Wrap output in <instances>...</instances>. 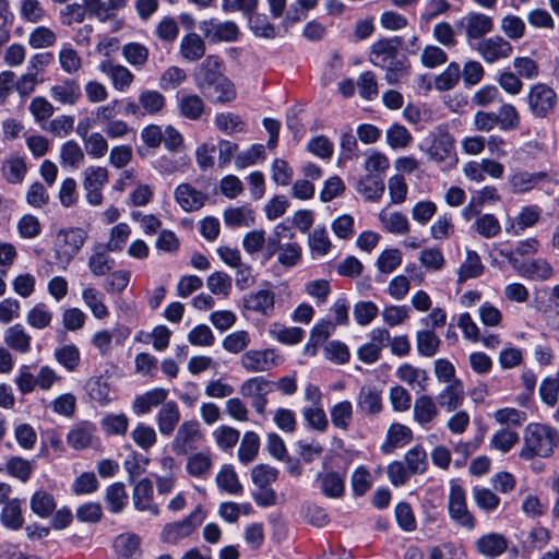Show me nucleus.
Returning <instances> with one entry per match:
<instances>
[{
	"instance_id": "40",
	"label": "nucleus",
	"mask_w": 559,
	"mask_h": 559,
	"mask_svg": "<svg viewBox=\"0 0 559 559\" xmlns=\"http://www.w3.org/2000/svg\"><path fill=\"white\" fill-rule=\"evenodd\" d=\"M82 299L96 319L104 320L109 316L105 305V295L95 287H86L82 290Z\"/></svg>"
},
{
	"instance_id": "5",
	"label": "nucleus",
	"mask_w": 559,
	"mask_h": 559,
	"mask_svg": "<svg viewBox=\"0 0 559 559\" xmlns=\"http://www.w3.org/2000/svg\"><path fill=\"white\" fill-rule=\"evenodd\" d=\"M427 153L430 159L443 164L442 169L453 168L457 163L454 139L447 131H439L433 135Z\"/></svg>"
},
{
	"instance_id": "54",
	"label": "nucleus",
	"mask_w": 559,
	"mask_h": 559,
	"mask_svg": "<svg viewBox=\"0 0 559 559\" xmlns=\"http://www.w3.org/2000/svg\"><path fill=\"white\" fill-rule=\"evenodd\" d=\"M260 448V438L253 431H247L240 442L238 449V459L242 464L253 462L258 455Z\"/></svg>"
},
{
	"instance_id": "62",
	"label": "nucleus",
	"mask_w": 559,
	"mask_h": 559,
	"mask_svg": "<svg viewBox=\"0 0 559 559\" xmlns=\"http://www.w3.org/2000/svg\"><path fill=\"white\" fill-rule=\"evenodd\" d=\"M240 432L230 426H219L213 431L216 445L222 451L231 450L239 441Z\"/></svg>"
},
{
	"instance_id": "48",
	"label": "nucleus",
	"mask_w": 559,
	"mask_h": 559,
	"mask_svg": "<svg viewBox=\"0 0 559 559\" xmlns=\"http://www.w3.org/2000/svg\"><path fill=\"white\" fill-rule=\"evenodd\" d=\"M55 359L69 372L78 369L81 361V354L74 344H66L55 349Z\"/></svg>"
},
{
	"instance_id": "60",
	"label": "nucleus",
	"mask_w": 559,
	"mask_h": 559,
	"mask_svg": "<svg viewBox=\"0 0 559 559\" xmlns=\"http://www.w3.org/2000/svg\"><path fill=\"white\" fill-rule=\"evenodd\" d=\"M31 509L40 518L49 516L56 509L52 495L45 490L36 491L31 498Z\"/></svg>"
},
{
	"instance_id": "46",
	"label": "nucleus",
	"mask_w": 559,
	"mask_h": 559,
	"mask_svg": "<svg viewBox=\"0 0 559 559\" xmlns=\"http://www.w3.org/2000/svg\"><path fill=\"white\" fill-rule=\"evenodd\" d=\"M379 219L383 228L391 234L405 235L411 229L407 217L400 212L381 211Z\"/></svg>"
},
{
	"instance_id": "6",
	"label": "nucleus",
	"mask_w": 559,
	"mask_h": 559,
	"mask_svg": "<svg viewBox=\"0 0 559 559\" xmlns=\"http://www.w3.org/2000/svg\"><path fill=\"white\" fill-rule=\"evenodd\" d=\"M450 518L459 525L473 530L476 525L474 515L467 508L466 493L459 484H452L448 501Z\"/></svg>"
},
{
	"instance_id": "7",
	"label": "nucleus",
	"mask_w": 559,
	"mask_h": 559,
	"mask_svg": "<svg viewBox=\"0 0 559 559\" xmlns=\"http://www.w3.org/2000/svg\"><path fill=\"white\" fill-rule=\"evenodd\" d=\"M281 357L274 349H251L242 354L241 367L248 372H264L276 367Z\"/></svg>"
},
{
	"instance_id": "45",
	"label": "nucleus",
	"mask_w": 559,
	"mask_h": 559,
	"mask_svg": "<svg viewBox=\"0 0 559 559\" xmlns=\"http://www.w3.org/2000/svg\"><path fill=\"white\" fill-rule=\"evenodd\" d=\"M121 53L124 60L135 68H143L150 57L148 48L138 41H130L122 46Z\"/></svg>"
},
{
	"instance_id": "22",
	"label": "nucleus",
	"mask_w": 559,
	"mask_h": 559,
	"mask_svg": "<svg viewBox=\"0 0 559 559\" xmlns=\"http://www.w3.org/2000/svg\"><path fill=\"white\" fill-rule=\"evenodd\" d=\"M475 548L481 556L498 557L508 548V540L500 533H488L476 539Z\"/></svg>"
},
{
	"instance_id": "38",
	"label": "nucleus",
	"mask_w": 559,
	"mask_h": 559,
	"mask_svg": "<svg viewBox=\"0 0 559 559\" xmlns=\"http://www.w3.org/2000/svg\"><path fill=\"white\" fill-rule=\"evenodd\" d=\"M35 466V461L14 455L7 460L5 472L9 476L26 483L32 477Z\"/></svg>"
},
{
	"instance_id": "9",
	"label": "nucleus",
	"mask_w": 559,
	"mask_h": 559,
	"mask_svg": "<svg viewBox=\"0 0 559 559\" xmlns=\"http://www.w3.org/2000/svg\"><path fill=\"white\" fill-rule=\"evenodd\" d=\"M467 41L485 37L493 29V19L480 12H468L460 21Z\"/></svg>"
},
{
	"instance_id": "55",
	"label": "nucleus",
	"mask_w": 559,
	"mask_h": 559,
	"mask_svg": "<svg viewBox=\"0 0 559 559\" xmlns=\"http://www.w3.org/2000/svg\"><path fill=\"white\" fill-rule=\"evenodd\" d=\"M100 427L108 436H124L128 431L129 419L126 414H106L100 419Z\"/></svg>"
},
{
	"instance_id": "57",
	"label": "nucleus",
	"mask_w": 559,
	"mask_h": 559,
	"mask_svg": "<svg viewBox=\"0 0 559 559\" xmlns=\"http://www.w3.org/2000/svg\"><path fill=\"white\" fill-rule=\"evenodd\" d=\"M473 227L478 235L486 239L495 238L501 231L499 219L489 213L479 215L475 219Z\"/></svg>"
},
{
	"instance_id": "4",
	"label": "nucleus",
	"mask_w": 559,
	"mask_h": 559,
	"mask_svg": "<svg viewBox=\"0 0 559 559\" xmlns=\"http://www.w3.org/2000/svg\"><path fill=\"white\" fill-rule=\"evenodd\" d=\"M527 104L534 117L546 118L557 105V93L545 83L534 84L527 94Z\"/></svg>"
},
{
	"instance_id": "10",
	"label": "nucleus",
	"mask_w": 559,
	"mask_h": 559,
	"mask_svg": "<svg viewBox=\"0 0 559 559\" xmlns=\"http://www.w3.org/2000/svg\"><path fill=\"white\" fill-rule=\"evenodd\" d=\"M96 425L88 420L74 423L67 433V443L70 448L81 451L94 444L97 440Z\"/></svg>"
},
{
	"instance_id": "12",
	"label": "nucleus",
	"mask_w": 559,
	"mask_h": 559,
	"mask_svg": "<svg viewBox=\"0 0 559 559\" xmlns=\"http://www.w3.org/2000/svg\"><path fill=\"white\" fill-rule=\"evenodd\" d=\"M399 47L400 40L396 38L376 41L371 47L370 62L376 67L383 68L400 61Z\"/></svg>"
},
{
	"instance_id": "41",
	"label": "nucleus",
	"mask_w": 559,
	"mask_h": 559,
	"mask_svg": "<svg viewBox=\"0 0 559 559\" xmlns=\"http://www.w3.org/2000/svg\"><path fill=\"white\" fill-rule=\"evenodd\" d=\"M308 246L313 258L324 257L331 251L332 241L324 226H318L309 234Z\"/></svg>"
},
{
	"instance_id": "53",
	"label": "nucleus",
	"mask_w": 559,
	"mask_h": 559,
	"mask_svg": "<svg viewBox=\"0 0 559 559\" xmlns=\"http://www.w3.org/2000/svg\"><path fill=\"white\" fill-rule=\"evenodd\" d=\"M52 318L53 313L49 307L44 302H39L28 310L26 322L36 330H44L50 326Z\"/></svg>"
},
{
	"instance_id": "19",
	"label": "nucleus",
	"mask_w": 559,
	"mask_h": 559,
	"mask_svg": "<svg viewBox=\"0 0 559 559\" xmlns=\"http://www.w3.org/2000/svg\"><path fill=\"white\" fill-rule=\"evenodd\" d=\"M51 98L62 105L73 106L81 96V86L74 79H64L50 88Z\"/></svg>"
},
{
	"instance_id": "11",
	"label": "nucleus",
	"mask_w": 559,
	"mask_h": 559,
	"mask_svg": "<svg viewBox=\"0 0 559 559\" xmlns=\"http://www.w3.org/2000/svg\"><path fill=\"white\" fill-rule=\"evenodd\" d=\"M476 50L487 63L509 58L513 48L509 40L501 36H492L478 43Z\"/></svg>"
},
{
	"instance_id": "64",
	"label": "nucleus",
	"mask_w": 559,
	"mask_h": 559,
	"mask_svg": "<svg viewBox=\"0 0 559 559\" xmlns=\"http://www.w3.org/2000/svg\"><path fill=\"white\" fill-rule=\"evenodd\" d=\"M496 116L501 130H515L520 126V114L511 104H502L496 112Z\"/></svg>"
},
{
	"instance_id": "58",
	"label": "nucleus",
	"mask_w": 559,
	"mask_h": 559,
	"mask_svg": "<svg viewBox=\"0 0 559 559\" xmlns=\"http://www.w3.org/2000/svg\"><path fill=\"white\" fill-rule=\"evenodd\" d=\"M58 61L61 69L67 74L78 73L83 67V60L79 52L70 45H64L58 55Z\"/></svg>"
},
{
	"instance_id": "18",
	"label": "nucleus",
	"mask_w": 559,
	"mask_h": 559,
	"mask_svg": "<svg viewBox=\"0 0 559 559\" xmlns=\"http://www.w3.org/2000/svg\"><path fill=\"white\" fill-rule=\"evenodd\" d=\"M200 29L206 37L214 40L235 41L239 35V28L234 22H216L215 20L203 21Z\"/></svg>"
},
{
	"instance_id": "28",
	"label": "nucleus",
	"mask_w": 559,
	"mask_h": 559,
	"mask_svg": "<svg viewBox=\"0 0 559 559\" xmlns=\"http://www.w3.org/2000/svg\"><path fill=\"white\" fill-rule=\"evenodd\" d=\"M168 396V391L163 388H155L134 399L132 408L136 415H144L151 412L152 407L164 404Z\"/></svg>"
},
{
	"instance_id": "30",
	"label": "nucleus",
	"mask_w": 559,
	"mask_h": 559,
	"mask_svg": "<svg viewBox=\"0 0 559 559\" xmlns=\"http://www.w3.org/2000/svg\"><path fill=\"white\" fill-rule=\"evenodd\" d=\"M108 252L110 251L103 245H97L93 248V252L87 261V266L93 275L104 276L111 272L115 266V260L108 255Z\"/></svg>"
},
{
	"instance_id": "16",
	"label": "nucleus",
	"mask_w": 559,
	"mask_h": 559,
	"mask_svg": "<svg viewBox=\"0 0 559 559\" xmlns=\"http://www.w3.org/2000/svg\"><path fill=\"white\" fill-rule=\"evenodd\" d=\"M176 202L186 212H194L202 209L207 197L202 191L197 190L190 183H180L174 192Z\"/></svg>"
},
{
	"instance_id": "32",
	"label": "nucleus",
	"mask_w": 559,
	"mask_h": 559,
	"mask_svg": "<svg viewBox=\"0 0 559 559\" xmlns=\"http://www.w3.org/2000/svg\"><path fill=\"white\" fill-rule=\"evenodd\" d=\"M226 226L230 228L250 227L254 224V212L247 205L230 206L223 213Z\"/></svg>"
},
{
	"instance_id": "24",
	"label": "nucleus",
	"mask_w": 559,
	"mask_h": 559,
	"mask_svg": "<svg viewBox=\"0 0 559 559\" xmlns=\"http://www.w3.org/2000/svg\"><path fill=\"white\" fill-rule=\"evenodd\" d=\"M3 341L9 348L19 354H26L32 348V336L20 323L12 325L4 331Z\"/></svg>"
},
{
	"instance_id": "23",
	"label": "nucleus",
	"mask_w": 559,
	"mask_h": 559,
	"mask_svg": "<svg viewBox=\"0 0 559 559\" xmlns=\"http://www.w3.org/2000/svg\"><path fill=\"white\" fill-rule=\"evenodd\" d=\"M223 60L216 55H209L194 73L197 87L204 86L209 82H213L218 76H223Z\"/></svg>"
},
{
	"instance_id": "17",
	"label": "nucleus",
	"mask_w": 559,
	"mask_h": 559,
	"mask_svg": "<svg viewBox=\"0 0 559 559\" xmlns=\"http://www.w3.org/2000/svg\"><path fill=\"white\" fill-rule=\"evenodd\" d=\"M275 305V294L269 289L252 292L243 297V307L264 317L272 316Z\"/></svg>"
},
{
	"instance_id": "34",
	"label": "nucleus",
	"mask_w": 559,
	"mask_h": 559,
	"mask_svg": "<svg viewBox=\"0 0 559 559\" xmlns=\"http://www.w3.org/2000/svg\"><path fill=\"white\" fill-rule=\"evenodd\" d=\"M413 414L419 425L426 426L437 418L439 409L430 395L423 394L415 400Z\"/></svg>"
},
{
	"instance_id": "14",
	"label": "nucleus",
	"mask_w": 559,
	"mask_h": 559,
	"mask_svg": "<svg viewBox=\"0 0 559 559\" xmlns=\"http://www.w3.org/2000/svg\"><path fill=\"white\" fill-rule=\"evenodd\" d=\"M99 71L107 75L112 87L118 92H126L134 81V74L124 66L104 60L99 63Z\"/></svg>"
},
{
	"instance_id": "52",
	"label": "nucleus",
	"mask_w": 559,
	"mask_h": 559,
	"mask_svg": "<svg viewBox=\"0 0 559 559\" xmlns=\"http://www.w3.org/2000/svg\"><path fill=\"white\" fill-rule=\"evenodd\" d=\"M139 104L144 114L157 115L166 104L165 96L155 90H144L139 94Z\"/></svg>"
},
{
	"instance_id": "61",
	"label": "nucleus",
	"mask_w": 559,
	"mask_h": 559,
	"mask_svg": "<svg viewBox=\"0 0 559 559\" xmlns=\"http://www.w3.org/2000/svg\"><path fill=\"white\" fill-rule=\"evenodd\" d=\"M552 266L544 259H535L524 266L523 275L534 281H547L554 275Z\"/></svg>"
},
{
	"instance_id": "39",
	"label": "nucleus",
	"mask_w": 559,
	"mask_h": 559,
	"mask_svg": "<svg viewBox=\"0 0 559 559\" xmlns=\"http://www.w3.org/2000/svg\"><path fill=\"white\" fill-rule=\"evenodd\" d=\"M215 481L217 487L228 495H240L242 485L240 484L237 473L230 464H224L216 474Z\"/></svg>"
},
{
	"instance_id": "2",
	"label": "nucleus",
	"mask_w": 559,
	"mask_h": 559,
	"mask_svg": "<svg viewBox=\"0 0 559 559\" xmlns=\"http://www.w3.org/2000/svg\"><path fill=\"white\" fill-rule=\"evenodd\" d=\"M204 519L205 512L201 506H198L185 519L164 525L159 535V539L165 544L178 545L181 540L191 536L203 523Z\"/></svg>"
},
{
	"instance_id": "43",
	"label": "nucleus",
	"mask_w": 559,
	"mask_h": 559,
	"mask_svg": "<svg viewBox=\"0 0 559 559\" xmlns=\"http://www.w3.org/2000/svg\"><path fill=\"white\" fill-rule=\"evenodd\" d=\"M484 269L479 254L474 250H467L466 258L457 271V282L464 283L469 278L479 277Z\"/></svg>"
},
{
	"instance_id": "8",
	"label": "nucleus",
	"mask_w": 559,
	"mask_h": 559,
	"mask_svg": "<svg viewBox=\"0 0 559 559\" xmlns=\"http://www.w3.org/2000/svg\"><path fill=\"white\" fill-rule=\"evenodd\" d=\"M201 438L199 421L195 419L186 420L179 426L171 442L173 451L178 455H186L189 451L197 449Z\"/></svg>"
},
{
	"instance_id": "56",
	"label": "nucleus",
	"mask_w": 559,
	"mask_h": 559,
	"mask_svg": "<svg viewBox=\"0 0 559 559\" xmlns=\"http://www.w3.org/2000/svg\"><path fill=\"white\" fill-rule=\"evenodd\" d=\"M520 440L519 433L503 428L496 431L489 441L490 449L501 453H508Z\"/></svg>"
},
{
	"instance_id": "20",
	"label": "nucleus",
	"mask_w": 559,
	"mask_h": 559,
	"mask_svg": "<svg viewBox=\"0 0 559 559\" xmlns=\"http://www.w3.org/2000/svg\"><path fill=\"white\" fill-rule=\"evenodd\" d=\"M141 537L134 533H122L114 540V551L119 559H139L141 557Z\"/></svg>"
},
{
	"instance_id": "29",
	"label": "nucleus",
	"mask_w": 559,
	"mask_h": 559,
	"mask_svg": "<svg viewBox=\"0 0 559 559\" xmlns=\"http://www.w3.org/2000/svg\"><path fill=\"white\" fill-rule=\"evenodd\" d=\"M158 430L163 436H170L180 420V411L174 401L165 402L157 414Z\"/></svg>"
},
{
	"instance_id": "49",
	"label": "nucleus",
	"mask_w": 559,
	"mask_h": 559,
	"mask_svg": "<svg viewBox=\"0 0 559 559\" xmlns=\"http://www.w3.org/2000/svg\"><path fill=\"white\" fill-rule=\"evenodd\" d=\"M105 502L111 513H120L128 503L126 486L122 483H115L106 489Z\"/></svg>"
},
{
	"instance_id": "21",
	"label": "nucleus",
	"mask_w": 559,
	"mask_h": 559,
	"mask_svg": "<svg viewBox=\"0 0 559 559\" xmlns=\"http://www.w3.org/2000/svg\"><path fill=\"white\" fill-rule=\"evenodd\" d=\"M153 484L148 478L141 479L133 489V504L139 511H150L153 515L159 513L158 507L153 502Z\"/></svg>"
},
{
	"instance_id": "42",
	"label": "nucleus",
	"mask_w": 559,
	"mask_h": 559,
	"mask_svg": "<svg viewBox=\"0 0 559 559\" xmlns=\"http://www.w3.org/2000/svg\"><path fill=\"white\" fill-rule=\"evenodd\" d=\"M357 191L366 200H379L384 192V182L376 174H366L357 183Z\"/></svg>"
},
{
	"instance_id": "31",
	"label": "nucleus",
	"mask_w": 559,
	"mask_h": 559,
	"mask_svg": "<svg viewBox=\"0 0 559 559\" xmlns=\"http://www.w3.org/2000/svg\"><path fill=\"white\" fill-rule=\"evenodd\" d=\"M205 41L197 33L182 36L179 44L180 56L187 61L200 60L205 53Z\"/></svg>"
},
{
	"instance_id": "44",
	"label": "nucleus",
	"mask_w": 559,
	"mask_h": 559,
	"mask_svg": "<svg viewBox=\"0 0 559 559\" xmlns=\"http://www.w3.org/2000/svg\"><path fill=\"white\" fill-rule=\"evenodd\" d=\"M440 344L441 340L433 330L417 331L416 347L420 356L433 357L439 352Z\"/></svg>"
},
{
	"instance_id": "27",
	"label": "nucleus",
	"mask_w": 559,
	"mask_h": 559,
	"mask_svg": "<svg viewBox=\"0 0 559 559\" xmlns=\"http://www.w3.org/2000/svg\"><path fill=\"white\" fill-rule=\"evenodd\" d=\"M542 210L537 205L524 206L519 215L506 226L508 234L520 235L526 228L534 226L539 217Z\"/></svg>"
},
{
	"instance_id": "15",
	"label": "nucleus",
	"mask_w": 559,
	"mask_h": 559,
	"mask_svg": "<svg viewBox=\"0 0 559 559\" xmlns=\"http://www.w3.org/2000/svg\"><path fill=\"white\" fill-rule=\"evenodd\" d=\"M359 412L368 417H377L383 411L382 392L373 385H364L356 401Z\"/></svg>"
},
{
	"instance_id": "35",
	"label": "nucleus",
	"mask_w": 559,
	"mask_h": 559,
	"mask_svg": "<svg viewBox=\"0 0 559 559\" xmlns=\"http://www.w3.org/2000/svg\"><path fill=\"white\" fill-rule=\"evenodd\" d=\"M178 110L183 118L199 120L205 111V103L197 94H181L178 96Z\"/></svg>"
},
{
	"instance_id": "13",
	"label": "nucleus",
	"mask_w": 559,
	"mask_h": 559,
	"mask_svg": "<svg viewBox=\"0 0 559 559\" xmlns=\"http://www.w3.org/2000/svg\"><path fill=\"white\" fill-rule=\"evenodd\" d=\"M204 96L213 103L226 104L236 98V88L233 82L225 75L218 76L213 82L198 87Z\"/></svg>"
},
{
	"instance_id": "1",
	"label": "nucleus",
	"mask_w": 559,
	"mask_h": 559,
	"mask_svg": "<svg viewBox=\"0 0 559 559\" xmlns=\"http://www.w3.org/2000/svg\"><path fill=\"white\" fill-rule=\"evenodd\" d=\"M559 445V432L549 426L532 423L528 424L523 435V445L519 456L523 460L534 457H549Z\"/></svg>"
},
{
	"instance_id": "50",
	"label": "nucleus",
	"mask_w": 559,
	"mask_h": 559,
	"mask_svg": "<svg viewBox=\"0 0 559 559\" xmlns=\"http://www.w3.org/2000/svg\"><path fill=\"white\" fill-rule=\"evenodd\" d=\"M272 337L282 344L295 345L298 344L304 337V330L297 326L287 328L281 323H272L269 329Z\"/></svg>"
},
{
	"instance_id": "59",
	"label": "nucleus",
	"mask_w": 559,
	"mask_h": 559,
	"mask_svg": "<svg viewBox=\"0 0 559 559\" xmlns=\"http://www.w3.org/2000/svg\"><path fill=\"white\" fill-rule=\"evenodd\" d=\"M240 394L250 401L271 392V382L263 377H253L243 381L239 388Z\"/></svg>"
},
{
	"instance_id": "26",
	"label": "nucleus",
	"mask_w": 559,
	"mask_h": 559,
	"mask_svg": "<svg viewBox=\"0 0 559 559\" xmlns=\"http://www.w3.org/2000/svg\"><path fill=\"white\" fill-rule=\"evenodd\" d=\"M317 480L320 486L321 492L331 499H338L345 492V477L337 472H326L319 474Z\"/></svg>"
},
{
	"instance_id": "37",
	"label": "nucleus",
	"mask_w": 559,
	"mask_h": 559,
	"mask_svg": "<svg viewBox=\"0 0 559 559\" xmlns=\"http://www.w3.org/2000/svg\"><path fill=\"white\" fill-rule=\"evenodd\" d=\"M330 417L334 428L341 431H347L354 418L352 402L344 400L332 405L330 408Z\"/></svg>"
},
{
	"instance_id": "33",
	"label": "nucleus",
	"mask_w": 559,
	"mask_h": 559,
	"mask_svg": "<svg viewBox=\"0 0 559 559\" xmlns=\"http://www.w3.org/2000/svg\"><path fill=\"white\" fill-rule=\"evenodd\" d=\"M464 401V386L461 380L448 383L438 395L439 405L448 412L460 407Z\"/></svg>"
},
{
	"instance_id": "51",
	"label": "nucleus",
	"mask_w": 559,
	"mask_h": 559,
	"mask_svg": "<svg viewBox=\"0 0 559 559\" xmlns=\"http://www.w3.org/2000/svg\"><path fill=\"white\" fill-rule=\"evenodd\" d=\"M1 171L8 182L16 185L24 180L27 167L22 157L15 156L3 162Z\"/></svg>"
},
{
	"instance_id": "47",
	"label": "nucleus",
	"mask_w": 559,
	"mask_h": 559,
	"mask_svg": "<svg viewBox=\"0 0 559 559\" xmlns=\"http://www.w3.org/2000/svg\"><path fill=\"white\" fill-rule=\"evenodd\" d=\"M545 177V173L516 171L510 176L509 183L513 192L523 193L533 189Z\"/></svg>"
},
{
	"instance_id": "63",
	"label": "nucleus",
	"mask_w": 559,
	"mask_h": 559,
	"mask_svg": "<svg viewBox=\"0 0 559 559\" xmlns=\"http://www.w3.org/2000/svg\"><path fill=\"white\" fill-rule=\"evenodd\" d=\"M60 160L63 165L76 168L84 160V152L75 141H67L60 148Z\"/></svg>"
},
{
	"instance_id": "25",
	"label": "nucleus",
	"mask_w": 559,
	"mask_h": 559,
	"mask_svg": "<svg viewBox=\"0 0 559 559\" xmlns=\"http://www.w3.org/2000/svg\"><path fill=\"white\" fill-rule=\"evenodd\" d=\"M395 374L400 381L413 389H417L418 391L427 390L429 376L425 369L405 362L396 369Z\"/></svg>"
},
{
	"instance_id": "36",
	"label": "nucleus",
	"mask_w": 559,
	"mask_h": 559,
	"mask_svg": "<svg viewBox=\"0 0 559 559\" xmlns=\"http://www.w3.org/2000/svg\"><path fill=\"white\" fill-rule=\"evenodd\" d=\"M213 466L210 453L195 452L188 456L186 463L187 473L194 478L206 479Z\"/></svg>"
},
{
	"instance_id": "3",
	"label": "nucleus",
	"mask_w": 559,
	"mask_h": 559,
	"mask_svg": "<svg viewBox=\"0 0 559 559\" xmlns=\"http://www.w3.org/2000/svg\"><path fill=\"white\" fill-rule=\"evenodd\" d=\"M86 233L82 228L61 229L56 237V259L68 265L83 247Z\"/></svg>"
}]
</instances>
